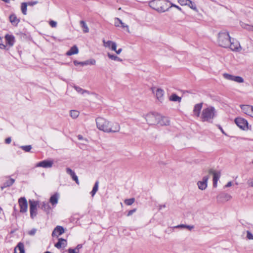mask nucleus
Here are the masks:
<instances>
[{
	"label": "nucleus",
	"mask_w": 253,
	"mask_h": 253,
	"mask_svg": "<svg viewBox=\"0 0 253 253\" xmlns=\"http://www.w3.org/2000/svg\"><path fill=\"white\" fill-rule=\"evenodd\" d=\"M231 37L228 32L223 31L220 32L218 34V44L219 45L224 48H228L230 44V40Z\"/></svg>",
	"instance_id": "1"
},
{
	"label": "nucleus",
	"mask_w": 253,
	"mask_h": 253,
	"mask_svg": "<svg viewBox=\"0 0 253 253\" xmlns=\"http://www.w3.org/2000/svg\"><path fill=\"white\" fill-rule=\"evenodd\" d=\"M96 123L97 128L105 132H109L110 131V124L111 123L106 119L98 117L96 119Z\"/></svg>",
	"instance_id": "2"
},
{
	"label": "nucleus",
	"mask_w": 253,
	"mask_h": 253,
	"mask_svg": "<svg viewBox=\"0 0 253 253\" xmlns=\"http://www.w3.org/2000/svg\"><path fill=\"white\" fill-rule=\"evenodd\" d=\"M215 113V110L214 108L210 106L203 109L201 115V118L203 121L209 122L214 117Z\"/></svg>",
	"instance_id": "3"
},
{
	"label": "nucleus",
	"mask_w": 253,
	"mask_h": 253,
	"mask_svg": "<svg viewBox=\"0 0 253 253\" xmlns=\"http://www.w3.org/2000/svg\"><path fill=\"white\" fill-rule=\"evenodd\" d=\"M161 116L158 114L149 113L145 117L147 123L150 125H155L158 124Z\"/></svg>",
	"instance_id": "4"
},
{
	"label": "nucleus",
	"mask_w": 253,
	"mask_h": 253,
	"mask_svg": "<svg viewBox=\"0 0 253 253\" xmlns=\"http://www.w3.org/2000/svg\"><path fill=\"white\" fill-rule=\"evenodd\" d=\"M235 123L238 126L243 130H247L248 129V121L242 118L238 117L235 119Z\"/></svg>",
	"instance_id": "5"
},
{
	"label": "nucleus",
	"mask_w": 253,
	"mask_h": 253,
	"mask_svg": "<svg viewBox=\"0 0 253 253\" xmlns=\"http://www.w3.org/2000/svg\"><path fill=\"white\" fill-rule=\"evenodd\" d=\"M30 203V217L33 219L37 215V206L38 205L37 201H29Z\"/></svg>",
	"instance_id": "6"
},
{
	"label": "nucleus",
	"mask_w": 253,
	"mask_h": 253,
	"mask_svg": "<svg viewBox=\"0 0 253 253\" xmlns=\"http://www.w3.org/2000/svg\"><path fill=\"white\" fill-rule=\"evenodd\" d=\"M18 203L20 207V212L24 213L27 211L28 204L25 197H21L18 200Z\"/></svg>",
	"instance_id": "7"
},
{
	"label": "nucleus",
	"mask_w": 253,
	"mask_h": 253,
	"mask_svg": "<svg viewBox=\"0 0 253 253\" xmlns=\"http://www.w3.org/2000/svg\"><path fill=\"white\" fill-rule=\"evenodd\" d=\"M53 164V162L52 161L43 160L37 163L36 165V167L49 168L52 167Z\"/></svg>",
	"instance_id": "8"
},
{
	"label": "nucleus",
	"mask_w": 253,
	"mask_h": 253,
	"mask_svg": "<svg viewBox=\"0 0 253 253\" xmlns=\"http://www.w3.org/2000/svg\"><path fill=\"white\" fill-rule=\"evenodd\" d=\"M241 109L246 114L251 116L253 113V106L250 105H241Z\"/></svg>",
	"instance_id": "9"
},
{
	"label": "nucleus",
	"mask_w": 253,
	"mask_h": 253,
	"mask_svg": "<svg viewBox=\"0 0 253 253\" xmlns=\"http://www.w3.org/2000/svg\"><path fill=\"white\" fill-rule=\"evenodd\" d=\"M209 178V176H205L203 177L202 181L198 182L197 185L198 186V188L200 189L203 190L207 187V183Z\"/></svg>",
	"instance_id": "10"
},
{
	"label": "nucleus",
	"mask_w": 253,
	"mask_h": 253,
	"mask_svg": "<svg viewBox=\"0 0 253 253\" xmlns=\"http://www.w3.org/2000/svg\"><path fill=\"white\" fill-rule=\"evenodd\" d=\"M231 50L232 51H238L239 48H241L239 42L236 40L233 39L230 40L229 46Z\"/></svg>",
	"instance_id": "11"
},
{
	"label": "nucleus",
	"mask_w": 253,
	"mask_h": 253,
	"mask_svg": "<svg viewBox=\"0 0 253 253\" xmlns=\"http://www.w3.org/2000/svg\"><path fill=\"white\" fill-rule=\"evenodd\" d=\"M64 232H65L64 228L61 226L58 225L54 229V230L52 233V236L53 237H54V236L58 237L59 236L63 234Z\"/></svg>",
	"instance_id": "12"
},
{
	"label": "nucleus",
	"mask_w": 253,
	"mask_h": 253,
	"mask_svg": "<svg viewBox=\"0 0 253 253\" xmlns=\"http://www.w3.org/2000/svg\"><path fill=\"white\" fill-rule=\"evenodd\" d=\"M231 198V196L227 193H221L217 196V199L220 202L227 201Z\"/></svg>",
	"instance_id": "13"
},
{
	"label": "nucleus",
	"mask_w": 253,
	"mask_h": 253,
	"mask_svg": "<svg viewBox=\"0 0 253 253\" xmlns=\"http://www.w3.org/2000/svg\"><path fill=\"white\" fill-rule=\"evenodd\" d=\"M66 172L71 176L72 179L74 180L77 184H79L78 177L74 171L70 168H66Z\"/></svg>",
	"instance_id": "14"
},
{
	"label": "nucleus",
	"mask_w": 253,
	"mask_h": 253,
	"mask_svg": "<svg viewBox=\"0 0 253 253\" xmlns=\"http://www.w3.org/2000/svg\"><path fill=\"white\" fill-rule=\"evenodd\" d=\"M59 195L58 193H56L52 195L49 199V202L51 204L52 206L55 207L58 203Z\"/></svg>",
	"instance_id": "15"
},
{
	"label": "nucleus",
	"mask_w": 253,
	"mask_h": 253,
	"mask_svg": "<svg viewBox=\"0 0 253 253\" xmlns=\"http://www.w3.org/2000/svg\"><path fill=\"white\" fill-rule=\"evenodd\" d=\"M169 120L168 117L161 116L160 120H158L157 124H159L161 126H168L169 125Z\"/></svg>",
	"instance_id": "16"
},
{
	"label": "nucleus",
	"mask_w": 253,
	"mask_h": 253,
	"mask_svg": "<svg viewBox=\"0 0 253 253\" xmlns=\"http://www.w3.org/2000/svg\"><path fill=\"white\" fill-rule=\"evenodd\" d=\"M5 39L7 44H8L10 46L13 45L15 42V39L13 35H6L5 36Z\"/></svg>",
	"instance_id": "17"
},
{
	"label": "nucleus",
	"mask_w": 253,
	"mask_h": 253,
	"mask_svg": "<svg viewBox=\"0 0 253 253\" xmlns=\"http://www.w3.org/2000/svg\"><path fill=\"white\" fill-rule=\"evenodd\" d=\"M9 21L11 24L14 26H17L20 22V20L18 19L14 14H12L9 16Z\"/></svg>",
	"instance_id": "18"
},
{
	"label": "nucleus",
	"mask_w": 253,
	"mask_h": 253,
	"mask_svg": "<svg viewBox=\"0 0 253 253\" xmlns=\"http://www.w3.org/2000/svg\"><path fill=\"white\" fill-rule=\"evenodd\" d=\"M41 208L46 212L47 214L49 213L51 211V208L50 207L49 203L46 202H42Z\"/></svg>",
	"instance_id": "19"
},
{
	"label": "nucleus",
	"mask_w": 253,
	"mask_h": 253,
	"mask_svg": "<svg viewBox=\"0 0 253 253\" xmlns=\"http://www.w3.org/2000/svg\"><path fill=\"white\" fill-rule=\"evenodd\" d=\"M202 105L203 103H201L196 104L194 106L193 112L194 114L197 117H199L200 115V111L202 108Z\"/></svg>",
	"instance_id": "20"
},
{
	"label": "nucleus",
	"mask_w": 253,
	"mask_h": 253,
	"mask_svg": "<svg viewBox=\"0 0 253 253\" xmlns=\"http://www.w3.org/2000/svg\"><path fill=\"white\" fill-rule=\"evenodd\" d=\"M79 52V49L78 47L76 45L73 46L69 50H68L66 54L67 56H71L74 54H76L78 53Z\"/></svg>",
	"instance_id": "21"
},
{
	"label": "nucleus",
	"mask_w": 253,
	"mask_h": 253,
	"mask_svg": "<svg viewBox=\"0 0 253 253\" xmlns=\"http://www.w3.org/2000/svg\"><path fill=\"white\" fill-rule=\"evenodd\" d=\"M164 94V91L161 88H157L156 90V96L157 98L159 101H162L163 99Z\"/></svg>",
	"instance_id": "22"
},
{
	"label": "nucleus",
	"mask_w": 253,
	"mask_h": 253,
	"mask_svg": "<svg viewBox=\"0 0 253 253\" xmlns=\"http://www.w3.org/2000/svg\"><path fill=\"white\" fill-rule=\"evenodd\" d=\"M110 131L109 132H119L120 129V125L118 123H114L113 125L110 124Z\"/></svg>",
	"instance_id": "23"
},
{
	"label": "nucleus",
	"mask_w": 253,
	"mask_h": 253,
	"mask_svg": "<svg viewBox=\"0 0 253 253\" xmlns=\"http://www.w3.org/2000/svg\"><path fill=\"white\" fill-rule=\"evenodd\" d=\"M19 250V253H25L24 246L23 243L19 242L14 249V253H16V251Z\"/></svg>",
	"instance_id": "24"
},
{
	"label": "nucleus",
	"mask_w": 253,
	"mask_h": 253,
	"mask_svg": "<svg viewBox=\"0 0 253 253\" xmlns=\"http://www.w3.org/2000/svg\"><path fill=\"white\" fill-rule=\"evenodd\" d=\"M209 172L210 174H213V181H217L218 180L220 176L219 172H216L212 169H210Z\"/></svg>",
	"instance_id": "25"
},
{
	"label": "nucleus",
	"mask_w": 253,
	"mask_h": 253,
	"mask_svg": "<svg viewBox=\"0 0 253 253\" xmlns=\"http://www.w3.org/2000/svg\"><path fill=\"white\" fill-rule=\"evenodd\" d=\"M80 24L81 27L83 29L84 33H87L89 32V28L84 21L81 20Z\"/></svg>",
	"instance_id": "26"
},
{
	"label": "nucleus",
	"mask_w": 253,
	"mask_h": 253,
	"mask_svg": "<svg viewBox=\"0 0 253 253\" xmlns=\"http://www.w3.org/2000/svg\"><path fill=\"white\" fill-rule=\"evenodd\" d=\"M15 182V180L13 178H10L9 180L6 181L3 184V186L1 187V188H5L7 187H9L11 186Z\"/></svg>",
	"instance_id": "27"
},
{
	"label": "nucleus",
	"mask_w": 253,
	"mask_h": 253,
	"mask_svg": "<svg viewBox=\"0 0 253 253\" xmlns=\"http://www.w3.org/2000/svg\"><path fill=\"white\" fill-rule=\"evenodd\" d=\"M99 181H96L93 186V189L90 192L92 197H93L98 189Z\"/></svg>",
	"instance_id": "28"
},
{
	"label": "nucleus",
	"mask_w": 253,
	"mask_h": 253,
	"mask_svg": "<svg viewBox=\"0 0 253 253\" xmlns=\"http://www.w3.org/2000/svg\"><path fill=\"white\" fill-rule=\"evenodd\" d=\"M74 88L79 93L81 94H84V93H87L88 94H89V92L86 90L83 89V88H81L80 87L76 85L74 86Z\"/></svg>",
	"instance_id": "29"
},
{
	"label": "nucleus",
	"mask_w": 253,
	"mask_h": 253,
	"mask_svg": "<svg viewBox=\"0 0 253 253\" xmlns=\"http://www.w3.org/2000/svg\"><path fill=\"white\" fill-rule=\"evenodd\" d=\"M169 99H170V100L172 101L180 102L181 101V97L178 96L176 94L173 93L170 96Z\"/></svg>",
	"instance_id": "30"
},
{
	"label": "nucleus",
	"mask_w": 253,
	"mask_h": 253,
	"mask_svg": "<svg viewBox=\"0 0 253 253\" xmlns=\"http://www.w3.org/2000/svg\"><path fill=\"white\" fill-rule=\"evenodd\" d=\"M63 242H66V240L63 238L58 239V241L55 244V247L57 249H60L63 244Z\"/></svg>",
	"instance_id": "31"
},
{
	"label": "nucleus",
	"mask_w": 253,
	"mask_h": 253,
	"mask_svg": "<svg viewBox=\"0 0 253 253\" xmlns=\"http://www.w3.org/2000/svg\"><path fill=\"white\" fill-rule=\"evenodd\" d=\"M96 61L93 59H91L88 60L83 62L82 66L88 65H95Z\"/></svg>",
	"instance_id": "32"
},
{
	"label": "nucleus",
	"mask_w": 253,
	"mask_h": 253,
	"mask_svg": "<svg viewBox=\"0 0 253 253\" xmlns=\"http://www.w3.org/2000/svg\"><path fill=\"white\" fill-rule=\"evenodd\" d=\"M107 55L108 57L111 60L120 62L122 61V60L120 57L115 55L111 54L110 53H108Z\"/></svg>",
	"instance_id": "33"
},
{
	"label": "nucleus",
	"mask_w": 253,
	"mask_h": 253,
	"mask_svg": "<svg viewBox=\"0 0 253 253\" xmlns=\"http://www.w3.org/2000/svg\"><path fill=\"white\" fill-rule=\"evenodd\" d=\"M27 5H28L27 2H23L21 4V9L22 13L24 15H26L27 14Z\"/></svg>",
	"instance_id": "34"
},
{
	"label": "nucleus",
	"mask_w": 253,
	"mask_h": 253,
	"mask_svg": "<svg viewBox=\"0 0 253 253\" xmlns=\"http://www.w3.org/2000/svg\"><path fill=\"white\" fill-rule=\"evenodd\" d=\"M79 112L77 110L70 111V115L73 119L77 118L79 115Z\"/></svg>",
	"instance_id": "35"
},
{
	"label": "nucleus",
	"mask_w": 253,
	"mask_h": 253,
	"mask_svg": "<svg viewBox=\"0 0 253 253\" xmlns=\"http://www.w3.org/2000/svg\"><path fill=\"white\" fill-rule=\"evenodd\" d=\"M187 5H188L189 7H190L191 9H193L194 10H195L196 11H198V9L197 8L196 4L191 0H189Z\"/></svg>",
	"instance_id": "36"
},
{
	"label": "nucleus",
	"mask_w": 253,
	"mask_h": 253,
	"mask_svg": "<svg viewBox=\"0 0 253 253\" xmlns=\"http://www.w3.org/2000/svg\"><path fill=\"white\" fill-rule=\"evenodd\" d=\"M135 201V199L134 198L127 199L125 200L124 203L125 204L128 206L131 205Z\"/></svg>",
	"instance_id": "37"
},
{
	"label": "nucleus",
	"mask_w": 253,
	"mask_h": 253,
	"mask_svg": "<svg viewBox=\"0 0 253 253\" xmlns=\"http://www.w3.org/2000/svg\"><path fill=\"white\" fill-rule=\"evenodd\" d=\"M102 42L103 43V45L105 47H108V48H111V45H112V43L113 42V41H105L104 40H103Z\"/></svg>",
	"instance_id": "38"
},
{
	"label": "nucleus",
	"mask_w": 253,
	"mask_h": 253,
	"mask_svg": "<svg viewBox=\"0 0 253 253\" xmlns=\"http://www.w3.org/2000/svg\"><path fill=\"white\" fill-rule=\"evenodd\" d=\"M223 77L225 79H226L227 80L234 81L235 76H233V75H230L229 74L225 73L223 74Z\"/></svg>",
	"instance_id": "39"
},
{
	"label": "nucleus",
	"mask_w": 253,
	"mask_h": 253,
	"mask_svg": "<svg viewBox=\"0 0 253 253\" xmlns=\"http://www.w3.org/2000/svg\"><path fill=\"white\" fill-rule=\"evenodd\" d=\"M20 148L24 151H25L26 152H30V150H31L32 146H31V145H26V146H20Z\"/></svg>",
	"instance_id": "40"
},
{
	"label": "nucleus",
	"mask_w": 253,
	"mask_h": 253,
	"mask_svg": "<svg viewBox=\"0 0 253 253\" xmlns=\"http://www.w3.org/2000/svg\"><path fill=\"white\" fill-rule=\"evenodd\" d=\"M234 81L238 83H242L244 82V79L242 77L240 76H235Z\"/></svg>",
	"instance_id": "41"
},
{
	"label": "nucleus",
	"mask_w": 253,
	"mask_h": 253,
	"mask_svg": "<svg viewBox=\"0 0 253 253\" xmlns=\"http://www.w3.org/2000/svg\"><path fill=\"white\" fill-rule=\"evenodd\" d=\"M116 20H118V21H119V22L120 23L121 25V27L123 28H126L127 29H128V26L124 23H123L120 19H119V18H116Z\"/></svg>",
	"instance_id": "42"
},
{
	"label": "nucleus",
	"mask_w": 253,
	"mask_h": 253,
	"mask_svg": "<svg viewBox=\"0 0 253 253\" xmlns=\"http://www.w3.org/2000/svg\"><path fill=\"white\" fill-rule=\"evenodd\" d=\"M189 0H178V2L181 5H187Z\"/></svg>",
	"instance_id": "43"
},
{
	"label": "nucleus",
	"mask_w": 253,
	"mask_h": 253,
	"mask_svg": "<svg viewBox=\"0 0 253 253\" xmlns=\"http://www.w3.org/2000/svg\"><path fill=\"white\" fill-rule=\"evenodd\" d=\"M247 238L249 240H253V235L249 231H247Z\"/></svg>",
	"instance_id": "44"
},
{
	"label": "nucleus",
	"mask_w": 253,
	"mask_h": 253,
	"mask_svg": "<svg viewBox=\"0 0 253 253\" xmlns=\"http://www.w3.org/2000/svg\"><path fill=\"white\" fill-rule=\"evenodd\" d=\"M49 25L51 27L55 28L57 26V22L56 21L51 20L49 22Z\"/></svg>",
	"instance_id": "45"
},
{
	"label": "nucleus",
	"mask_w": 253,
	"mask_h": 253,
	"mask_svg": "<svg viewBox=\"0 0 253 253\" xmlns=\"http://www.w3.org/2000/svg\"><path fill=\"white\" fill-rule=\"evenodd\" d=\"M68 252L69 253H79V252L77 251V250L76 248L75 249L69 248L68 250Z\"/></svg>",
	"instance_id": "46"
},
{
	"label": "nucleus",
	"mask_w": 253,
	"mask_h": 253,
	"mask_svg": "<svg viewBox=\"0 0 253 253\" xmlns=\"http://www.w3.org/2000/svg\"><path fill=\"white\" fill-rule=\"evenodd\" d=\"M37 231V229L35 228H33L32 230L28 232V234L31 236H33L35 234Z\"/></svg>",
	"instance_id": "47"
},
{
	"label": "nucleus",
	"mask_w": 253,
	"mask_h": 253,
	"mask_svg": "<svg viewBox=\"0 0 253 253\" xmlns=\"http://www.w3.org/2000/svg\"><path fill=\"white\" fill-rule=\"evenodd\" d=\"M111 48L112 50L114 51H115L117 50V44L116 42H113L111 45Z\"/></svg>",
	"instance_id": "48"
},
{
	"label": "nucleus",
	"mask_w": 253,
	"mask_h": 253,
	"mask_svg": "<svg viewBox=\"0 0 253 253\" xmlns=\"http://www.w3.org/2000/svg\"><path fill=\"white\" fill-rule=\"evenodd\" d=\"M136 211V209H134L131 210H130L129 211H128V212L127 214V216H129L131 215L133 213H134Z\"/></svg>",
	"instance_id": "49"
},
{
	"label": "nucleus",
	"mask_w": 253,
	"mask_h": 253,
	"mask_svg": "<svg viewBox=\"0 0 253 253\" xmlns=\"http://www.w3.org/2000/svg\"><path fill=\"white\" fill-rule=\"evenodd\" d=\"M5 47H6V46L4 44L2 43V40L1 39V38H0V48L5 49Z\"/></svg>",
	"instance_id": "50"
},
{
	"label": "nucleus",
	"mask_w": 253,
	"mask_h": 253,
	"mask_svg": "<svg viewBox=\"0 0 253 253\" xmlns=\"http://www.w3.org/2000/svg\"><path fill=\"white\" fill-rule=\"evenodd\" d=\"M38 3V1H29L27 2L28 5L30 6H33Z\"/></svg>",
	"instance_id": "51"
},
{
	"label": "nucleus",
	"mask_w": 253,
	"mask_h": 253,
	"mask_svg": "<svg viewBox=\"0 0 253 253\" xmlns=\"http://www.w3.org/2000/svg\"><path fill=\"white\" fill-rule=\"evenodd\" d=\"M74 64L75 66L81 65L82 66L83 62H79L77 60L74 61Z\"/></svg>",
	"instance_id": "52"
},
{
	"label": "nucleus",
	"mask_w": 253,
	"mask_h": 253,
	"mask_svg": "<svg viewBox=\"0 0 253 253\" xmlns=\"http://www.w3.org/2000/svg\"><path fill=\"white\" fill-rule=\"evenodd\" d=\"M245 28L249 31L253 30V26L247 25V26Z\"/></svg>",
	"instance_id": "53"
},
{
	"label": "nucleus",
	"mask_w": 253,
	"mask_h": 253,
	"mask_svg": "<svg viewBox=\"0 0 253 253\" xmlns=\"http://www.w3.org/2000/svg\"><path fill=\"white\" fill-rule=\"evenodd\" d=\"M185 228H187V229L190 231L194 228V226L186 225Z\"/></svg>",
	"instance_id": "54"
},
{
	"label": "nucleus",
	"mask_w": 253,
	"mask_h": 253,
	"mask_svg": "<svg viewBox=\"0 0 253 253\" xmlns=\"http://www.w3.org/2000/svg\"><path fill=\"white\" fill-rule=\"evenodd\" d=\"M171 6H172V7H174L176 8H177L178 10H179V11H181V10H182L181 8V7H180L179 6L176 5H175V4H173V3H171Z\"/></svg>",
	"instance_id": "55"
},
{
	"label": "nucleus",
	"mask_w": 253,
	"mask_h": 253,
	"mask_svg": "<svg viewBox=\"0 0 253 253\" xmlns=\"http://www.w3.org/2000/svg\"><path fill=\"white\" fill-rule=\"evenodd\" d=\"M248 183L250 186L253 187V179L249 180L248 181Z\"/></svg>",
	"instance_id": "56"
},
{
	"label": "nucleus",
	"mask_w": 253,
	"mask_h": 253,
	"mask_svg": "<svg viewBox=\"0 0 253 253\" xmlns=\"http://www.w3.org/2000/svg\"><path fill=\"white\" fill-rule=\"evenodd\" d=\"M11 141V139L10 137H8L5 139V142L6 144H9Z\"/></svg>",
	"instance_id": "57"
},
{
	"label": "nucleus",
	"mask_w": 253,
	"mask_h": 253,
	"mask_svg": "<svg viewBox=\"0 0 253 253\" xmlns=\"http://www.w3.org/2000/svg\"><path fill=\"white\" fill-rule=\"evenodd\" d=\"M114 25L116 27H119L120 23L118 21V20H116V18H115V23Z\"/></svg>",
	"instance_id": "58"
},
{
	"label": "nucleus",
	"mask_w": 253,
	"mask_h": 253,
	"mask_svg": "<svg viewBox=\"0 0 253 253\" xmlns=\"http://www.w3.org/2000/svg\"><path fill=\"white\" fill-rule=\"evenodd\" d=\"M185 226H186V225H185V224H180V225H178L175 226V227L176 228H185Z\"/></svg>",
	"instance_id": "59"
},
{
	"label": "nucleus",
	"mask_w": 253,
	"mask_h": 253,
	"mask_svg": "<svg viewBox=\"0 0 253 253\" xmlns=\"http://www.w3.org/2000/svg\"><path fill=\"white\" fill-rule=\"evenodd\" d=\"M83 246L82 244H78L76 249H77V251H78L79 252V250L80 249H81L82 248Z\"/></svg>",
	"instance_id": "60"
},
{
	"label": "nucleus",
	"mask_w": 253,
	"mask_h": 253,
	"mask_svg": "<svg viewBox=\"0 0 253 253\" xmlns=\"http://www.w3.org/2000/svg\"><path fill=\"white\" fill-rule=\"evenodd\" d=\"M122 51V48H119V49L118 50H116L115 51L116 53L118 54H119Z\"/></svg>",
	"instance_id": "61"
},
{
	"label": "nucleus",
	"mask_w": 253,
	"mask_h": 253,
	"mask_svg": "<svg viewBox=\"0 0 253 253\" xmlns=\"http://www.w3.org/2000/svg\"><path fill=\"white\" fill-rule=\"evenodd\" d=\"M232 185V182L231 181L228 182L225 185L226 187H229Z\"/></svg>",
	"instance_id": "62"
},
{
	"label": "nucleus",
	"mask_w": 253,
	"mask_h": 253,
	"mask_svg": "<svg viewBox=\"0 0 253 253\" xmlns=\"http://www.w3.org/2000/svg\"><path fill=\"white\" fill-rule=\"evenodd\" d=\"M218 127L223 134L226 135V134L225 133V132H224V131L223 130V129H222V128L221 126H219Z\"/></svg>",
	"instance_id": "63"
},
{
	"label": "nucleus",
	"mask_w": 253,
	"mask_h": 253,
	"mask_svg": "<svg viewBox=\"0 0 253 253\" xmlns=\"http://www.w3.org/2000/svg\"><path fill=\"white\" fill-rule=\"evenodd\" d=\"M165 207H166V205H160L159 206V210H161L162 208H164Z\"/></svg>",
	"instance_id": "64"
}]
</instances>
